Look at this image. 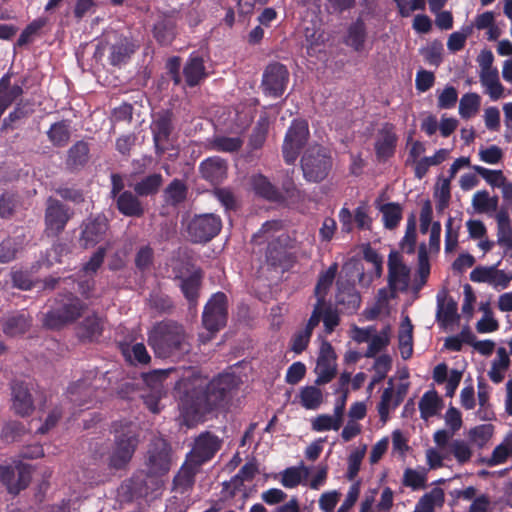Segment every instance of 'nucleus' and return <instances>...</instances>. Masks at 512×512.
<instances>
[{
    "label": "nucleus",
    "instance_id": "f257e3e1",
    "mask_svg": "<svg viewBox=\"0 0 512 512\" xmlns=\"http://www.w3.org/2000/svg\"><path fill=\"white\" fill-rule=\"evenodd\" d=\"M181 398L183 414L198 420L201 417L224 407L230 401L233 391L239 386V378L233 373H221L207 381L194 376L187 379Z\"/></svg>",
    "mask_w": 512,
    "mask_h": 512
},
{
    "label": "nucleus",
    "instance_id": "f03ea898",
    "mask_svg": "<svg viewBox=\"0 0 512 512\" xmlns=\"http://www.w3.org/2000/svg\"><path fill=\"white\" fill-rule=\"evenodd\" d=\"M148 344L160 358L181 359L192 348L184 326L173 320L156 323L149 332Z\"/></svg>",
    "mask_w": 512,
    "mask_h": 512
},
{
    "label": "nucleus",
    "instance_id": "7ed1b4c3",
    "mask_svg": "<svg viewBox=\"0 0 512 512\" xmlns=\"http://www.w3.org/2000/svg\"><path fill=\"white\" fill-rule=\"evenodd\" d=\"M87 307L72 292L59 293L54 299V305L45 314L44 324L50 329H60L78 320Z\"/></svg>",
    "mask_w": 512,
    "mask_h": 512
},
{
    "label": "nucleus",
    "instance_id": "20e7f679",
    "mask_svg": "<svg viewBox=\"0 0 512 512\" xmlns=\"http://www.w3.org/2000/svg\"><path fill=\"white\" fill-rule=\"evenodd\" d=\"M137 48L138 46L131 37L111 30L103 34L102 39L96 45L94 56L102 58L108 51L110 65L120 67L130 60Z\"/></svg>",
    "mask_w": 512,
    "mask_h": 512
},
{
    "label": "nucleus",
    "instance_id": "39448f33",
    "mask_svg": "<svg viewBox=\"0 0 512 512\" xmlns=\"http://www.w3.org/2000/svg\"><path fill=\"white\" fill-rule=\"evenodd\" d=\"M300 162L304 179L312 183L325 180L333 167L330 149L319 144L309 146Z\"/></svg>",
    "mask_w": 512,
    "mask_h": 512
},
{
    "label": "nucleus",
    "instance_id": "423d86ee",
    "mask_svg": "<svg viewBox=\"0 0 512 512\" xmlns=\"http://www.w3.org/2000/svg\"><path fill=\"white\" fill-rule=\"evenodd\" d=\"M310 138L307 120L293 119L284 136L282 155L286 164L293 165Z\"/></svg>",
    "mask_w": 512,
    "mask_h": 512
},
{
    "label": "nucleus",
    "instance_id": "0eeeda50",
    "mask_svg": "<svg viewBox=\"0 0 512 512\" xmlns=\"http://www.w3.org/2000/svg\"><path fill=\"white\" fill-rule=\"evenodd\" d=\"M139 443V434L132 429L117 432L108 457L109 467L116 470L124 469L131 461Z\"/></svg>",
    "mask_w": 512,
    "mask_h": 512
},
{
    "label": "nucleus",
    "instance_id": "6e6552de",
    "mask_svg": "<svg viewBox=\"0 0 512 512\" xmlns=\"http://www.w3.org/2000/svg\"><path fill=\"white\" fill-rule=\"evenodd\" d=\"M222 229L220 216L207 213L195 215L187 225V235L192 243H207L215 238Z\"/></svg>",
    "mask_w": 512,
    "mask_h": 512
},
{
    "label": "nucleus",
    "instance_id": "1a4fd4ad",
    "mask_svg": "<svg viewBox=\"0 0 512 512\" xmlns=\"http://www.w3.org/2000/svg\"><path fill=\"white\" fill-rule=\"evenodd\" d=\"M172 465L171 446L163 438L153 439L148 447L146 466L151 476L167 474Z\"/></svg>",
    "mask_w": 512,
    "mask_h": 512
},
{
    "label": "nucleus",
    "instance_id": "9d476101",
    "mask_svg": "<svg viewBox=\"0 0 512 512\" xmlns=\"http://www.w3.org/2000/svg\"><path fill=\"white\" fill-rule=\"evenodd\" d=\"M174 115L172 110L158 112L153 119L150 129L153 136L155 154L163 156L171 145V135L174 130Z\"/></svg>",
    "mask_w": 512,
    "mask_h": 512
},
{
    "label": "nucleus",
    "instance_id": "9b49d317",
    "mask_svg": "<svg viewBox=\"0 0 512 512\" xmlns=\"http://www.w3.org/2000/svg\"><path fill=\"white\" fill-rule=\"evenodd\" d=\"M289 79L290 73L284 64L271 62L264 69L261 88L265 95L279 98L286 91Z\"/></svg>",
    "mask_w": 512,
    "mask_h": 512
},
{
    "label": "nucleus",
    "instance_id": "f8f14e48",
    "mask_svg": "<svg viewBox=\"0 0 512 512\" xmlns=\"http://www.w3.org/2000/svg\"><path fill=\"white\" fill-rule=\"evenodd\" d=\"M228 316L227 296L223 292L212 295L204 307L202 322L211 333L218 332L226 325Z\"/></svg>",
    "mask_w": 512,
    "mask_h": 512
},
{
    "label": "nucleus",
    "instance_id": "ddd939ff",
    "mask_svg": "<svg viewBox=\"0 0 512 512\" xmlns=\"http://www.w3.org/2000/svg\"><path fill=\"white\" fill-rule=\"evenodd\" d=\"M70 209L60 200L49 197L45 209V233L48 237H58L71 218Z\"/></svg>",
    "mask_w": 512,
    "mask_h": 512
},
{
    "label": "nucleus",
    "instance_id": "4468645a",
    "mask_svg": "<svg viewBox=\"0 0 512 512\" xmlns=\"http://www.w3.org/2000/svg\"><path fill=\"white\" fill-rule=\"evenodd\" d=\"M109 227V220L105 214L90 215L80 226V245L85 249L96 246L105 239Z\"/></svg>",
    "mask_w": 512,
    "mask_h": 512
},
{
    "label": "nucleus",
    "instance_id": "2eb2a0df",
    "mask_svg": "<svg viewBox=\"0 0 512 512\" xmlns=\"http://www.w3.org/2000/svg\"><path fill=\"white\" fill-rule=\"evenodd\" d=\"M221 445L222 441L218 436L208 431L203 432L195 439L194 446L187 457L194 465L202 466L215 456Z\"/></svg>",
    "mask_w": 512,
    "mask_h": 512
},
{
    "label": "nucleus",
    "instance_id": "dca6fc26",
    "mask_svg": "<svg viewBox=\"0 0 512 512\" xmlns=\"http://www.w3.org/2000/svg\"><path fill=\"white\" fill-rule=\"evenodd\" d=\"M337 292L335 296L336 304L343 313L352 315L358 311L361 306V295L355 287L354 279H344L340 277L337 282Z\"/></svg>",
    "mask_w": 512,
    "mask_h": 512
},
{
    "label": "nucleus",
    "instance_id": "f3484780",
    "mask_svg": "<svg viewBox=\"0 0 512 512\" xmlns=\"http://www.w3.org/2000/svg\"><path fill=\"white\" fill-rule=\"evenodd\" d=\"M31 481V471L27 465L17 466L15 470L9 465H0V482L6 487L9 494L16 496L26 489Z\"/></svg>",
    "mask_w": 512,
    "mask_h": 512
},
{
    "label": "nucleus",
    "instance_id": "a211bd4d",
    "mask_svg": "<svg viewBox=\"0 0 512 512\" xmlns=\"http://www.w3.org/2000/svg\"><path fill=\"white\" fill-rule=\"evenodd\" d=\"M12 409L20 417L30 416L34 410L31 390L24 381H13L11 384Z\"/></svg>",
    "mask_w": 512,
    "mask_h": 512
},
{
    "label": "nucleus",
    "instance_id": "6ab92c4d",
    "mask_svg": "<svg viewBox=\"0 0 512 512\" xmlns=\"http://www.w3.org/2000/svg\"><path fill=\"white\" fill-rule=\"evenodd\" d=\"M152 32L158 44L170 45L177 35V18L173 14H163L154 23Z\"/></svg>",
    "mask_w": 512,
    "mask_h": 512
},
{
    "label": "nucleus",
    "instance_id": "aec40b11",
    "mask_svg": "<svg viewBox=\"0 0 512 512\" xmlns=\"http://www.w3.org/2000/svg\"><path fill=\"white\" fill-rule=\"evenodd\" d=\"M183 75L185 82L189 87H195L199 85L208 77L204 59L199 52L194 51L189 55L183 67Z\"/></svg>",
    "mask_w": 512,
    "mask_h": 512
},
{
    "label": "nucleus",
    "instance_id": "412c9836",
    "mask_svg": "<svg viewBox=\"0 0 512 512\" xmlns=\"http://www.w3.org/2000/svg\"><path fill=\"white\" fill-rule=\"evenodd\" d=\"M227 162L218 157H209L199 165L201 177L213 185L221 183L227 176Z\"/></svg>",
    "mask_w": 512,
    "mask_h": 512
},
{
    "label": "nucleus",
    "instance_id": "4be33fe9",
    "mask_svg": "<svg viewBox=\"0 0 512 512\" xmlns=\"http://www.w3.org/2000/svg\"><path fill=\"white\" fill-rule=\"evenodd\" d=\"M140 198L134 191H123L115 198L118 212L125 217L141 218L145 214V207Z\"/></svg>",
    "mask_w": 512,
    "mask_h": 512
},
{
    "label": "nucleus",
    "instance_id": "5701e85b",
    "mask_svg": "<svg viewBox=\"0 0 512 512\" xmlns=\"http://www.w3.org/2000/svg\"><path fill=\"white\" fill-rule=\"evenodd\" d=\"M251 187L254 191V193L269 201V202H275V203H282L284 202V196L265 175L258 173L251 177Z\"/></svg>",
    "mask_w": 512,
    "mask_h": 512
},
{
    "label": "nucleus",
    "instance_id": "b1692460",
    "mask_svg": "<svg viewBox=\"0 0 512 512\" xmlns=\"http://www.w3.org/2000/svg\"><path fill=\"white\" fill-rule=\"evenodd\" d=\"M90 159V147L84 140L76 141L67 151L66 169L77 172L83 169Z\"/></svg>",
    "mask_w": 512,
    "mask_h": 512
},
{
    "label": "nucleus",
    "instance_id": "393cba45",
    "mask_svg": "<svg viewBox=\"0 0 512 512\" xmlns=\"http://www.w3.org/2000/svg\"><path fill=\"white\" fill-rule=\"evenodd\" d=\"M397 135L393 131V126L386 124L380 131L375 142V153L379 160H387L395 153L397 145Z\"/></svg>",
    "mask_w": 512,
    "mask_h": 512
},
{
    "label": "nucleus",
    "instance_id": "a878e982",
    "mask_svg": "<svg viewBox=\"0 0 512 512\" xmlns=\"http://www.w3.org/2000/svg\"><path fill=\"white\" fill-rule=\"evenodd\" d=\"M103 332V319L96 313L86 316L77 326V336L82 341H96Z\"/></svg>",
    "mask_w": 512,
    "mask_h": 512
},
{
    "label": "nucleus",
    "instance_id": "bb28decb",
    "mask_svg": "<svg viewBox=\"0 0 512 512\" xmlns=\"http://www.w3.org/2000/svg\"><path fill=\"white\" fill-rule=\"evenodd\" d=\"M267 263L275 268H288L294 261L293 255L278 240L271 241L266 251Z\"/></svg>",
    "mask_w": 512,
    "mask_h": 512
},
{
    "label": "nucleus",
    "instance_id": "cd10ccee",
    "mask_svg": "<svg viewBox=\"0 0 512 512\" xmlns=\"http://www.w3.org/2000/svg\"><path fill=\"white\" fill-rule=\"evenodd\" d=\"M32 324V318L23 312L9 316L2 324V331L8 337L25 334Z\"/></svg>",
    "mask_w": 512,
    "mask_h": 512
},
{
    "label": "nucleus",
    "instance_id": "c85d7f7f",
    "mask_svg": "<svg viewBox=\"0 0 512 512\" xmlns=\"http://www.w3.org/2000/svg\"><path fill=\"white\" fill-rule=\"evenodd\" d=\"M367 39V28L365 22L358 18L351 23L347 29L344 43L356 52H362Z\"/></svg>",
    "mask_w": 512,
    "mask_h": 512
},
{
    "label": "nucleus",
    "instance_id": "c756f323",
    "mask_svg": "<svg viewBox=\"0 0 512 512\" xmlns=\"http://www.w3.org/2000/svg\"><path fill=\"white\" fill-rule=\"evenodd\" d=\"M398 346L403 360L413 355V324L408 315L403 317L398 331Z\"/></svg>",
    "mask_w": 512,
    "mask_h": 512
},
{
    "label": "nucleus",
    "instance_id": "7c9ffc66",
    "mask_svg": "<svg viewBox=\"0 0 512 512\" xmlns=\"http://www.w3.org/2000/svg\"><path fill=\"white\" fill-rule=\"evenodd\" d=\"M96 390L86 383V380H78L68 388L70 401L77 407L82 408L95 398Z\"/></svg>",
    "mask_w": 512,
    "mask_h": 512
},
{
    "label": "nucleus",
    "instance_id": "2f4dec72",
    "mask_svg": "<svg viewBox=\"0 0 512 512\" xmlns=\"http://www.w3.org/2000/svg\"><path fill=\"white\" fill-rule=\"evenodd\" d=\"M46 134L54 147H65L71 139V121L63 119L51 124Z\"/></svg>",
    "mask_w": 512,
    "mask_h": 512
},
{
    "label": "nucleus",
    "instance_id": "473e14b6",
    "mask_svg": "<svg viewBox=\"0 0 512 512\" xmlns=\"http://www.w3.org/2000/svg\"><path fill=\"white\" fill-rule=\"evenodd\" d=\"M199 465H194L189 458H186L178 473L174 476V489L180 490L182 493L191 489L195 483V476L198 472Z\"/></svg>",
    "mask_w": 512,
    "mask_h": 512
},
{
    "label": "nucleus",
    "instance_id": "72a5a7b5",
    "mask_svg": "<svg viewBox=\"0 0 512 512\" xmlns=\"http://www.w3.org/2000/svg\"><path fill=\"white\" fill-rule=\"evenodd\" d=\"M458 304L452 297H445L444 299H437V321L443 326L451 325L457 322L460 318L458 312Z\"/></svg>",
    "mask_w": 512,
    "mask_h": 512
},
{
    "label": "nucleus",
    "instance_id": "f704fd0d",
    "mask_svg": "<svg viewBox=\"0 0 512 512\" xmlns=\"http://www.w3.org/2000/svg\"><path fill=\"white\" fill-rule=\"evenodd\" d=\"M202 277L203 274L200 269L195 270L188 277H176V279L180 280V289L190 304H195L197 302Z\"/></svg>",
    "mask_w": 512,
    "mask_h": 512
},
{
    "label": "nucleus",
    "instance_id": "c9c22d12",
    "mask_svg": "<svg viewBox=\"0 0 512 512\" xmlns=\"http://www.w3.org/2000/svg\"><path fill=\"white\" fill-rule=\"evenodd\" d=\"M163 176L161 173H152L137 181L131 187L140 197L155 196L161 189Z\"/></svg>",
    "mask_w": 512,
    "mask_h": 512
},
{
    "label": "nucleus",
    "instance_id": "e433bc0d",
    "mask_svg": "<svg viewBox=\"0 0 512 512\" xmlns=\"http://www.w3.org/2000/svg\"><path fill=\"white\" fill-rule=\"evenodd\" d=\"M337 271L338 264L333 263L329 266V268L326 271L321 272L319 274L318 281L315 286V296L317 297V301H319L320 304L325 303V297L328 293L329 288L333 284Z\"/></svg>",
    "mask_w": 512,
    "mask_h": 512
},
{
    "label": "nucleus",
    "instance_id": "4c0bfd02",
    "mask_svg": "<svg viewBox=\"0 0 512 512\" xmlns=\"http://www.w3.org/2000/svg\"><path fill=\"white\" fill-rule=\"evenodd\" d=\"M188 188L183 180L173 179L164 190L165 201L172 206H178L187 198Z\"/></svg>",
    "mask_w": 512,
    "mask_h": 512
},
{
    "label": "nucleus",
    "instance_id": "58836bf2",
    "mask_svg": "<svg viewBox=\"0 0 512 512\" xmlns=\"http://www.w3.org/2000/svg\"><path fill=\"white\" fill-rule=\"evenodd\" d=\"M269 132V120L267 116H260L257 120L251 135L249 137L248 146L251 150L261 149L267 139Z\"/></svg>",
    "mask_w": 512,
    "mask_h": 512
},
{
    "label": "nucleus",
    "instance_id": "ea45409f",
    "mask_svg": "<svg viewBox=\"0 0 512 512\" xmlns=\"http://www.w3.org/2000/svg\"><path fill=\"white\" fill-rule=\"evenodd\" d=\"M480 82L482 86L486 87L492 100L496 101L503 96L504 87L499 81L498 70L481 71Z\"/></svg>",
    "mask_w": 512,
    "mask_h": 512
},
{
    "label": "nucleus",
    "instance_id": "a19ab883",
    "mask_svg": "<svg viewBox=\"0 0 512 512\" xmlns=\"http://www.w3.org/2000/svg\"><path fill=\"white\" fill-rule=\"evenodd\" d=\"M382 213L383 224L386 229H395L402 220L403 209L399 203L389 202L379 208Z\"/></svg>",
    "mask_w": 512,
    "mask_h": 512
},
{
    "label": "nucleus",
    "instance_id": "79ce46f5",
    "mask_svg": "<svg viewBox=\"0 0 512 512\" xmlns=\"http://www.w3.org/2000/svg\"><path fill=\"white\" fill-rule=\"evenodd\" d=\"M300 404L307 410H317L323 402V393L317 386H305L299 392Z\"/></svg>",
    "mask_w": 512,
    "mask_h": 512
},
{
    "label": "nucleus",
    "instance_id": "37998d69",
    "mask_svg": "<svg viewBox=\"0 0 512 512\" xmlns=\"http://www.w3.org/2000/svg\"><path fill=\"white\" fill-rule=\"evenodd\" d=\"M408 280L409 269L406 265L393 267V264L390 263V268H388V282L391 290H405L408 286Z\"/></svg>",
    "mask_w": 512,
    "mask_h": 512
},
{
    "label": "nucleus",
    "instance_id": "c03bdc74",
    "mask_svg": "<svg viewBox=\"0 0 512 512\" xmlns=\"http://www.w3.org/2000/svg\"><path fill=\"white\" fill-rule=\"evenodd\" d=\"M441 399L435 390L427 391L419 401V410L423 419L436 415Z\"/></svg>",
    "mask_w": 512,
    "mask_h": 512
},
{
    "label": "nucleus",
    "instance_id": "a18cd8bd",
    "mask_svg": "<svg viewBox=\"0 0 512 512\" xmlns=\"http://www.w3.org/2000/svg\"><path fill=\"white\" fill-rule=\"evenodd\" d=\"M481 105V97L477 93L464 94L459 103V114L463 119H469L475 115Z\"/></svg>",
    "mask_w": 512,
    "mask_h": 512
},
{
    "label": "nucleus",
    "instance_id": "49530a36",
    "mask_svg": "<svg viewBox=\"0 0 512 512\" xmlns=\"http://www.w3.org/2000/svg\"><path fill=\"white\" fill-rule=\"evenodd\" d=\"M210 145L212 150L233 153L241 149L243 140L240 137L216 136L211 140Z\"/></svg>",
    "mask_w": 512,
    "mask_h": 512
},
{
    "label": "nucleus",
    "instance_id": "de8ad7c7",
    "mask_svg": "<svg viewBox=\"0 0 512 512\" xmlns=\"http://www.w3.org/2000/svg\"><path fill=\"white\" fill-rule=\"evenodd\" d=\"M417 240L416 233V216L414 213L407 218L406 231L401 240L400 247L407 254H414Z\"/></svg>",
    "mask_w": 512,
    "mask_h": 512
},
{
    "label": "nucleus",
    "instance_id": "09e8293b",
    "mask_svg": "<svg viewBox=\"0 0 512 512\" xmlns=\"http://www.w3.org/2000/svg\"><path fill=\"white\" fill-rule=\"evenodd\" d=\"M294 169L287 170L284 179L281 182L282 194L285 199L292 201H301L304 198V192L300 190L293 179Z\"/></svg>",
    "mask_w": 512,
    "mask_h": 512
},
{
    "label": "nucleus",
    "instance_id": "8fccbe9b",
    "mask_svg": "<svg viewBox=\"0 0 512 512\" xmlns=\"http://www.w3.org/2000/svg\"><path fill=\"white\" fill-rule=\"evenodd\" d=\"M389 326H387L385 329H383L380 334L374 335L369 343V346L364 353V357L366 358H373L378 354L380 351L385 349L389 343H390V337H389Z\"/></svg>",
    "mask_w": 512,
    "mask_h": 512
},
{
    "label": "nucleus",
    "instance_id": "3c124183",
    "mask_svg": "<svg viewBox=\"0 0 512 512\" xmlns=\"http://www.w3.org/2000/svg\"><path fill=\"white\" fill-rule=\"evenodd\" d=\"M47 19L46 18H37L33 20L31 23H29L25 29L21 32L18 40H17V46L23 47L30 42H32L33 37L39 33V31L46 26Z\"/></svg>",
    "mask_w": 512,
    "mask_h": 512
},
{
    "label": "nucleus",
    "instance_id": "603ef678",
    "mask_svg": "<svg viewBox=\"0 0 512 512\" xmlns=\"http://www.w3.org/2000/svg\"><path fill=\"white\" fill-rule=\"evenodd\" d=\"M472 169L492 188H499L506 178L502 170H491L479 165L472 166Z\"/></svg>",
    "mask_w": 512,
    "mask_h": 512
},
{
    "label": "nucleus",
    "instance_id": "864d4df0",
    "mask_svg": "<svg viewBox=\"0 0 512 512\" xmlns=\"http://www.w3.org/2000/svg\"><path fill=\"white\" fill-rule=\"evenodd\" d=\"M258 473V466L255 462L245 463L237 472V474L231 479V483L234 489H240L245 481H251Z\"/></svg>",
    "mask_w": 512,
    "mask_h": 512
},
{
    "label": "nucleus",
    "instance_id": "5fc2aeb1",
    "mask_svg": "<svg viewBox=\"0 0 512 512\" xmlns=\"http://www.w3.org/2000/svg\"><path fill=\"white\" fill-rule=\"evenodd\" d=\"M315 373L317 385L329 383L336 375V363L317 360Z\"/></svg>",
    "mask_w": 512,
    "mask_h": 512
},
{
    "label": "nucleus",
    "instance_id": "6e6d98bb",
    "mask_svg": "<svg viewBox=\"0 0 512 512\" xmlns=\"http://www.w3.org/2000/svg\"><path fill=\"white\" fill-rule=\"evenodd\" d=\"M18 205V197L15 193L4 192L0 195V218H11Z\"/></svg>",
    "mask_w": 512,
    "mask_h": 512
},
{
    "label": "nucleus",
    "instance_id": "4d7b16f0",
    "mask_svg": "<svg viewBox=\"0 0 512 512\" xmlns=\"http://www.w3.org/2000/svg\"><path fill=\"white\" fill-rule=\"evenodd\" d=\"M19 243L15 238L7 237L0 242V262L8 263L15 259L19 251Z\"/></svg>",
    "mask_w": 512,
    "mask_h": 512
},
{
    "label": "nucleus",
    "instance_id": "13d9d810",
    "mask_svg": "<svg viewBox=\"0 0 512 512\" xmlns=\"http://www.w3.org/2000/svg\"><path fill=\"white\" fill-rule=\"evenodd\" d=\"M342 424L334 417L328 414L318 415L312 421V429L317 432L339 430Z\"/></svg>",
    "mask_w": 512,
    "mask_h": 512
},
{
    "label": "nucleus",
    "instance_id": "bf43d9fd",
    "mask_svg": "<svg viewBox=\"0 0 512 512\" xmlns=\"http://www.w3.org/2000/svg\"><path fill=\"white\" fill-rule=\"evenodd\" d=\"M366 447L352 451L348 457V469L346 477L349 481H353L359 473L362 460L365 456Z\"/></svg>",
    "mask_w": 512,
    "mask_h": 512
},
{
    "label": "nucleus",
    "instance_id": "052dcab7",
    "mask_svg": "<svg viewBox=\"0 0 512 512\" xmlns=\"http://www.w3.org/2000/svg\"><path fill=\"white\" fill-rule=\"evenodd\" d=\"M493 434V426L491 424H482L475 426L469 431V438L478 446L486 444Z\"/></svg>",
    "mask_w": 512,
    "mask_h": 512
},
{
    "label": "nucleus",
    "instance_id": "680f3d73",
    "mask_svg": "<svg viewBox=\"0 0 512 512\" xmlns=\"http://www.w3.org/2000/svg\"><path fill=\"white\" fill-rule=\"evenodd\" d=\"M126 357L127 360L134 365H146L151 361V356L143 343L134 344L130 352L126 354Z\"/></svg>",
    "mask_w": 512,
    "mask_h": 512
},
{
    "label": "nucleus",
    "instance_id": "e2e57ef3",
    "mask_svg": "<svg viewBox=\"0 0 512 512\" xmlns=\"http://www.w3.org/2000/svg\"><path fill=\"white\" fill-rule=\"evenodd\" d=\"M418 274L422 284H425L430 274V262L428 250L425 243L418 247Z\"/></svg>",
    "mask_w": 512,
    "mask_h": 512
},
{
    "label": "nucleus",
    "instance_id": "0e129e2a",
    "mask_svg": "<svg viewBox=\"0 0 512 512\" xmlns=\"http://www.w3.org/2000/svg\"><path fill=\"white\" fill-rule=\"evenodd\" d=\"M153 260L154 251L149 245H146L137 251L135 256V266L140 271H146L152 266Z\"/></svg>",
    "mask_w": 512,
    "mask_h": 512
},
{
    "label": "nucleus",
    "instance_id": "69168bd1",
    "mask_svg": "<svg viewBox=\"0 0 512 512\" xmlns=\"http://www.w3.org/2000/svg\"><path fill=\"white\" fill-rule=\"evenodd\" d=\"M107 253V248L104 246H100L97 250L92 254L88 262L83 265L82 270L85 273L95 274L99 268L102 266L105 256Z\"/></svg>",
    "mask_w": 512,
    "mask_h": 512
},
{
    "label": "nucleus",
    "instance_id": "338daca9",
    "mask_svg": "<svg viewBox=\"0 0 512 512\" xmlns=\"http://www.w3.org/2000/svg\"><path fill=\"white\" fill-rule=\"evenodd\" d=\"M458 100V92L453 86H446L444 90L438 95L437 106L439 109H451Z\"/></svg>",
    "mask_w": 512,
    "mask_h": 512
},
{
    "label": "nucleus",
    "instance_id": "774afa93",
    "mask_svg": "<svg viewBox=\"0 0 512 512\" xmlns=\"http://www.w3.org/2000/svg\"><path fill=\"white\" fill-rule=\"evenodd\" d=\"M425 475L417 472L414 469L407 468L403 475V485L411 487L413 490H418L425 487Z\"/></svg>",
    "mask_w": 512,
    "mask_h": 512
}]
</instances>
